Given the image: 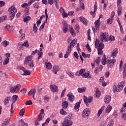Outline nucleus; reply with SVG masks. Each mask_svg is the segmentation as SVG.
I'll list each match as a JSON object with an SVG mask.
<instances>
[{"label":"nucleus","mask_w":126,"mask_h":126,"mask_svg":"<svg viewBox=\"0 0 126 126\" xmlns=\"http://www.w3.org/2000/svg\"><path fill=\"white\" fill-rule=\"evenodd\" d=\"M32 58H33V56L31 55L27 57L25 60L24 63L26 64L29 63V62H32V61H33L32 60Z\"/></svg>","instance_id":"nucleus-18"},{"label":"nucleus","mask_w":126,"mask_h":126,"mask_svg":"<svg viewBox=\"0 0 126 126\" xmlns=\"http://www.w3.org/2000/svg\"><path fill=\"white\" fill-rule=\"evenodd\" d=\"M63 126H72V121L69 119H65L62 123Z\"/></svg>","instance_id":"nucleus-8"},{"label":"nucleus","mask_w":126,"mask_h":126,"mask_svg":"<svg viewBox=\"0 0 126 126\" xmlns=\"http://www.w3.org/2000/svg\"><path fill=\"white\" fill-rule=\"evenodd\" d=\"M108 37V33L106 32L101 33L100 34V39L101 40V42H108V41H109Z\"/></svg>","instance_id":"nucleus-4"},{"label":"nucleus","mask_w":126,"mask_h":126,"mask_svg":"<svg viewBox=\"0 0 126 126\" xmlns=\"http://www.w3.org/2000/svg\"><path fill=\"white\" fill-rule=\"evenodd\" d=\"M19 123L20 126H28V124L27 123H24V121L22 119L19 121Z\"/></svg>","instance_id":"nucleus-31"},{"label":"nucleus","mask_w":126,"mask_h":126,"mask_svg":"<svg viewBox=\"0 0 126 126\" xmlns=\"http://www.w3.org/2000/svg\"><path fill=\"white\" fill-rule=\"evenodd\" d=\"M36 94V89H32L29 92L28 95L29 96H32V95H35Z\"/></svg>","instance_id":"nucleus-23"},{"label":"nucleus","mask_w":126,"mask_h":126,"mask_svg":"<svg viewBox=\"0 0 126 126\" xmlns=\"http://www.w3.org/2000/svg\"><path fill=\"white\" fill-rule=\"evenodd\" d=\"M97 10V4H96V3H95V4L94 5V12L92 11H91L90 13L91 14V15H94V16H95V12H96V11Z\"/></svg>","instance_id":"nucleus-26"},{"label":"nucleus","mask_w":126,"mask_h":126,"mask_svg":"<svg viewBox=\"0 0 126 126\" xmlns=\"http://www.w3.org/2000/svg\"><path fill=\"white\" fill-rule=\"evenodd\" d=\"M101 63L103 65H105L107 63V58L106 57V55H104L103 57L102 58Z\"/></svg>","instance_id":"nucleus-27"},{"label":"nucleus","mask_w":126,"mask_h":126,"mask_svg":"<svg viewBox=\"0 0 126 126\" xmlns=\"http://www.w3.org/2000/svg\"><path fill=\"white\" fill-rule=\"evenodd\" d=\"M24 114H25V109L24 108H22L20 111L19 115L21 117H23V116H24Z\"/></svg>","instance_id":"nucleus-43"},{"label":"nucleus","mask_w":126,"mask_h":126,"mask_svg":"<svg viewBox=\"0 0 126 126\" xmlns=\"http://www.w3.org/2000/svg\"><path fill=\"white\" fill-rule=\"evenodd\" d=\"M67 96L68 97V100L70 102H73V100H74V95L70 94H68Z\"/></svg>","instance_id":"nucleus-24"},{"label":"nucleus","mask_w":126,"mask_h":126,"mask_svg":"<svg viewBox=\"0 0 126 126\" xmlns=\"http://www.w3.org/2000/svg\"><path fill=\"white\" fill-rule=\"evenodd\" d=\"M69 26V28H70V34L72 35V36H75V33L74 32V30H73V29H72V27H71L70 26Z\"/></svg>","instance_id":"nucleus-44"},{"label":"nucleus","mask_w":126,"mask_h":126,"mask_svg":"<svg viewBox=\"0 0 126 126\" xmlns=\"http://www.w3.org/2000/svg\"><path fill=\"white\" fill-rule=\"evenodd\" d=\"M92 99H93V98L92 96H89L87 98V97L85 95L84 96V103L87 107L89 106V104H88V103H90L92 101Z\"/></svg>","instance_id":"nucleus-5"},{"label":"nucleus","mask_w":126,"mask_h":126,"mask_svg":"<svg viewBox=\"0 0 126 126\" xmlns=\"http://www.w3.org/2000/svg\"><path fill=\"white\" fill-rule=\"evenodd\" d=\"M26 64H28L29 66H30L31 68L34 67V63L33 62V61H30L28 63H26Z\"/></svg>","instance_id":"nucleus-33"},{"label":"nucleus","mask_w":126,"mask_h":126,"mask_svg":"<svg viewBox=\"0 0 126 126\" xmlns=\"http://www.w3.org/2000/svg\"><path fill=\"white\" fill-rule=\"evenodd\" d=\"M85 73V69H82L79 71H77L75 73V75L76 76H80V75H83L84 73Z\"/></svg>","instance_id":"nucleus-13"},{"label":"nucleus","mask_w":126,"mask_h":126,"mask_svg":"<svg viewBox=\"0 0 126 126\" xmlns=\"http://www.w3.org/2000/svg\"><path fill=\"white\" fill-rule=\"evenodd\" d=\"M99 126H107V122L106 121H103L99 124Z\"/></svg>","instance_id":"nucleus-61"},{"label":"nucleus","mask_w":126,"mask_h":126,"mask_svg":"<svg viewBox=\"0 0 126 126\" xmlns=\"http://www.w3.org/2000/svg\"><path fill=\"white\" fill-rule=\"evenodd\" d=\"M20 34H21V40L22 41V40H24L25 39V34L22 33V30H20L19 31Z\"/></svg>","instance_id":"nucleus-40"},{"label":"nucleus","mask_w":126,"mask_h":126,"mask_svg":"<svg viewBox=\"0 0 126 126\" xmlns=\"http://www.w3.org/2000/svg\"><path fill=\"white\" fill-rule=\"evenodd\" d=\"M62 107L63 109H66L68 107V103L67 101H64L62 103Z\"/></svg>","instance_id":"nucleus-32"},{"label":"nucleus","mask_w":126,"mask_h":126,"mask_svg":"<svg viewBox=\"0 0 126 126\" xmlns=\"http://www.w3.org/2000/svg\"><path fill=\"white\" fill-rule=\"evenodd\" d=\"M119 89H118L117 88V84L116 83H114L113 88V91L114 92V93H116V92H118V90Z\"/></svg>","instance_id":"nucleus-42"},{"label":"nucleus","mask_w":126,"mask_h":126,"mask_svg":"<svg viewBox=\"0 0 126 126\" xmlns=\"http://www.w3.org/2000/svg\"><path fill=\"white\" fill-rule=\"evenodd\" d=\"M89 72H88V73H85L83 74V77L85 78H91V75L89 74Z\"/></svg>","instance_id":"nucleus-34"},{"label":"nucleus","mask_w":126,"mask_h":126,"mask_svg":"<svg viewBox=\"0 0 126 126\" xmlns=\"http://www.w3.org/2000/svg\"><path fill=\"white\" fill-rule=\"evenodd\" d=\"M112 106L109 105L105 109L106 113H110L112 110Z\"/></svg>","instance_id":"nucleus-38"},{"label":"nucleus","mask_w":126,"mask_h":126,"mask_svg":"<svg viewBox=\"0 0 126 126\" xmlns=\"http://www.w3.org/2000/svg\"><path fill=\"white\" fill-rule=\"evenodd\" d=\"M6 16L0 17V23H1V22H3V21H4L5 20H6Z\"/></svg>","instance_id":"nucleus-49"},{"label":"nucleus","mask_w":126,"mask_h":126,"mask_svg":"<svg viewBox=\"0 0 126 126\" xmlns=\"http://www.w3.org/2000/svg\"><path fill=\"white\" fill-rule=\"evenodd\" d=\"M50 90L52 92L55 93V92H58L59 89L56 85H50Z\"/></svg>","instance_id":"nucleus-10"},{"label":"nucleus","mask_w":126,"mask_h":126,"mask_svg":"<svg viewBox=\"0 0 126 126\" xmlns=\"http://www.w3.org/2000/svg\"><path fill=\"white\" fill-rule=\"evenodd\" d=\"M45 16H46V20L45 21H44L43 23V24L41 26L39 30L41 29H44V27H45V24L47 23V21H48V17H49V16L48 15V13H47V9H45Z\"/></svg>","instance_id":"nucleus-11"},{"label":"nucleus","mask_w":126,"mask_h":126,"mask_svg":"<svg viewBox=\"0 0 126 126\" xmlns=\"http://www.w3.org/2000/svg\"><path fill=\"white\" fill-rule=\"evenodd\" d=\"M119 25L120 26V29L121 32L122 34H124V29H123V27L122 26V25L121 24V22H119Z\"/></svg>","instance_id":"nucleus-59"},{"label":"nucleus","mask_w":126,"mask_h":126,"mask_svg":"<svg viewBox=\"0 0 126 126\" xmlns=\"http://www.w3.org/2000/svg\"><path fill=\"white\" fill-rule=\"evenodd\" d=\"M86 88H78V92L79 93H82L83 92H85V90H86Z\"/></svg>","instance_id":"nucleus-39"},{"label":"nucleus","mask_w":126,"mask_h":126,"mask_svg":"<svg viewBox=\"0 0 126 126\" xmlns=\"http://www.w3.org/2000/svg\"><path fill=\"white\" fill-rule=\"evenodd\" d=\"M101 95V92L99 91L98 88H95V94H94V96H96L97 98H99Z\"/></svg>","instance_id":"nucleus-25"},{"label":"nucleus","mask_w":126,"mask_h":126,"mask_svg":"<svg viewBox=\"0 0 126 126\" xmlns=\"http://www.w3.org/2000/svg\"><path fill=\"white\" fill-rule=\"evenodd\" d=\"M102 69H103L102 65H100L98 67H95V69L94 70V74H98V72L101 71Z\"/></svg>","instance_id":"nucleus-14"},{"label":"nucleus","mask_w":126,"mask_h":126,"mask_svg":"<svg viewBox=\"0 0 126 126\" xmlns=\"http://www.w3.org/2000/svg\"><path fill=\"white\" fill-rule=\"evenodd\" d=\"M60 70V67L58 65H55L53 67V71L55 73V74H58V71Z\"/></svg>","instance_id":"nucleus-16"},{"label":"nucleus","mask_w":126,"mask_h":126,"mask_svg":"<svg viewBox=\"0 0 126 126\" xmlns=\"http://www.w3.org/2000/svg\"><path fill=\"white\" fill-rule=\"evenodd\" d=\"M18 98V95H14L13 97H12V102L13 104H14L16 101H17V99Z\"/></svg>","instance_id":"nucleus-29"},{"label":"nucleus","mask_w":126,"mask_h":126,"mask_svg":"<svg viewBox=\"0 0 126 126\" xmlns=\"http://www.w3.org/2000/svg\"><path fill=\"white\" fill-rule=\"evenodd\" d=\"M33 31L34 33H37V31H38V28L36 26V24L33 25Z\"/></svg>","instance_id":"nucleus-57"},{"label":"nucleus","mask_w":126,"mask_h":126,"mask_svg":"<svg viewBox=\"0 0 126 126\" xmlns=\"http://www.w3.org/2000/svg\"><path fill=\"white\" fill-rule=\"evenodd\" d=\"M8 11H9V16L11 17V20H12L14 17L15 16V13L17 12V9L14 5L11 6L9 9Z\"/></svg>","instance_id":"nucleus-2"},{"label":"nucleus","mask_w":126,"mask_h":126,"mask_svg":"<svg viewBox=\"0 0 126 126\" xmlns=\"http://www.w3.org/2000/svg\"><path fill=\"white\" fill-rule=\"evenodd\" d=\"M62 23L63 24V28H67V27H68V26H67V24L65 21H63Z\"/></svg>","instance_id":"nucleus-58"},{"label":"nucleus","mask_w":126,"mask_h":126,"mask_svg":"<svg viewBox=\"0 0 126 126\" xmlns=\"http://www.w3.org/2000/svg\"><path fill=\"white\" fill-rule=\"evenodd\" d=\"M114 126V122L113 121V120H111L108 123V125L107 126Z\"/></svg>","instance_id":"nucleus-60"},{"label":"nucleus","mask_w":126,"mask_h":126,"mask_svg":"<svg viewBox=\"0 0 126 126\" xmlns=\"http://www.w3.org/2000/svg\"><path fill=\"white\" fill-rule=\"evenodd\" d=\"M15 91H16V90L14 87H11L10 89V92H11L12 93H14Z\"/></svg>","instance_id":"nucleus-62"},{"label":"nucleus","mask_w":126,"mask_h":126,"mask_svg":"<svg viewBox=\"0 0 126 126\" xmlns=\"http://www.w3.org/2000/svg\"><path fill=\"white\" fill-rule=\"evenodd\" d=\"M95 47L97 48L98 54L100 55L103 54V49L104 48V44L103 43H100V41L96 39L95 41Z\"/></svg>","instance_id":"nucleus-1"},{"label":"nucleus","mask_w":126,"mask_h":126,"mask_svg":"<svg viewBox=\"0 0 126 126\" xmlns=\"http://www.w3.org/2000/svg\"><path fill=\"white\" fill-rule=\"evenodd\" d=\"M2 45L3 47H6L8 45H9V42L5 40L2 42Z\"/></svg>","instance_id":"nucleus-52"},{"label":"nucleus","mask_w":126,"mask_h":126,"mask_svg":"<svg viewBox=\"0 0 126 126\" xmlns=\"http://www.w3.org/2000/svg\"><path fill=\"white\" fill-rule=\"evenodd\" d=\"M108 41H115V37L113 36H110L109 37L108 36Z\"/></svg>","instance_id":"nucleus-63"},{"label":"nucleus","mask_w":126,"mask_h":126,"mask_svg":"<svg viewBox=\"0 0 126 126\" xmlns=\"http://www.w3.org/2000/svg\"><path fill=\"white\" fill-rule=\"evenodd\" d=\"M10 122V118L6 119L2 123L1 126H8V124H9Z\"/></svg>","instance_id":"nucleus-20"},{"label":"nucleus","mask_w":126,"mask_h":126,"mask_svg":"<svg viewBox=\"0 0 126 126\" xmlns=\"http://www.w3.org/2000/svg\"><path fill=\"white\" fill-rule=\"evenodd\" d=\"M46 68L47 69H51L52 68V64L50 63H47L46 64Z\"/></svg>","instance_id":"nucleus-48"},{"label":"nucleus","mask_w":126,"mask_h":126,"mask_svg":"<svg viewBox=\"0 0 126 126\" xmlns=\"http://www.w3.org/2000/svg\"><path fill=\"white\" fill-rule=\"evenodd\" d=\"M44 117H45V115H42L41 114H39L38 118V122H41L42 119H44Z\"/></svg>","instance_id":"nucleus-53"},{"label":"nucleus","mask_w":126,"mask_h":126,"mask_svg":"<svg viewBox=\"0 0 126 126\" xmlns=\"http://www.w3.org/2000/svg\"><path fill=\"white\" fill-rule=\"evenodd\" d=\"M60 113L61 115H66V114H67V113L65 111H64L63 109H61Z\"/></svg>","instance_id":"nucleus-50"},{"label":"nucleus","mask_w":126,"mask_h":126,"mask_svg":"<svg viewBox=\"0 0 126 126\" xmlns=\"http://www.w3.org/2000/svg\"><path fill=\"white\" fill-rule=\"evenodd\" d=\"M118 48H115L111 52V56L112 58H116V57H117V55H118Z\"/></svg>","instance_id":"nucleus-15"},{"label":"nucleus","mask_w":126,"mask_h":126,"mask_svg":"<svg viewBox=\"0 0 126 126\" xmlns=\"http://www.w3.org/2000/svg\"><path fill=\"white\" fill-rule=\"evenodd\" d=\"M66 73L68 74V75H69V77H71V78H73L74 77V75L72 72L67 71Z\"/></svg>","instance_id":"nucleus-45"},{"label":"nucleus","mask_w":126,"mask_h":126,"mask_svg":"<svg viewBox=\"0 0 126 126\" xmlns=\"http://www.w3.org/2000/svg\"><path fill=\"white\" fill-rule=\"evenodd\" d=\"M11 98V97H10V96L6 97L3 100L4 105H7V104H8V103H9V101H10Z\"/></svg>","instance_id":"nucleus-22"},{"label":"nucleus","mask_w":126,"mask_h":126,"mask_svg":"<svg viewBox=\"0 0 126 126\" xmlns=\"http://www.w3.org/2000/svg\"><path fill=\"white\" fill-rule=\"evenodd\" d=\"M8 63H9V58L6 57L4 61L3 64H7Z\"/></svg>","instance_id":"nucleus-55"},{"label":"nucleus","mask_w":126,"mask_h":126,"mask_svg":"<svg viewBox=\"0 0 126 126\" xmlns=\"http://www.w3.org/2000/svg\"><path fill=\"white\" fill-rule=\"evenodd\" d=\"M112 98L110 95H106L104 98V102L106 104H109L111 102Z\"/></svg>","instance_id":"nucleus-17"},{"label":"nucleus","mask_w":126,"mask_h":126,"mask_svg":"<svg viewBox=\"0 0 126 126\" xmlns=\"http://www.w3.org/2000/svg\"><path fill=\"white\" fill-rule=\"evenodd\" d=\"M116 63V59H112L108 60L107 62V67L109 68H112L114 66V64Z\"/></svg>","instance_id":"nucleus-6"},{"label":"nucleus","mask_w":126,"mask_h":126,"mask_svg":"<svg viewBox=\"0 0 126 126\" xmlns=\"http://www.w3.org/2000/svg\"><path fill=\"white\" fill-rule=\"evenodd\" d=\"M17 48L18 50H23L24 48H23V44H22V43L20 42L18 43Z\"/></svg>","instance_id":"nucleus-35"},{"label":"nucleus","mask_w":126,"mask_h":126,"mask_svg":"<svg viewBox=\"0 0 126 126\" xmlns=\"http://www.w3.org/2000/svg\"><path fill=\"white\" fill-rule=\"evenodd\" d=\"M77 41V39H74V40H72L69 46H68V47L70 48V49H71V48H73V47H74V45H75V43H76Z\"/></svg>","instance_id":"nucleus-21"},{"label":"nucleus","mask_w":126,"mask_h":126,"mask_svg":"<svg viewBox=\"0 0 126 126\" xmlns=\"http://www.w3.org/2000/svg\"><path fill=\"white\" fill-rule=\"evenodd\" d=\"M79 19L81 21V22H82V23H83L84 25H86V26H87L88 22V21H87V19H85L83 17H80L79 18Z\"/></svg>","instance_id":"nucleus-12"},{"label":"nucleus","mask_w":126,"mask_h":126,"mask_svg":"<svg viewBox=\"0 0 126 126\" xmlns=\"http://www.w3.org/2000/svg\"><path fill=\"white\" fill-rule=\"evenodd\" d=\"M122 118L123 119V120H124V121H126V113H124L122 115Z\"/></svg>","instance_id":"nucleus-64"},{"label":"nucleus","mask_w":126,"mask_h":126,"mask_svg":"<svg viewBox=\"0 0 126 126\" xmlns=\"http://www.w3.org/2000/svg\"><path fill=\"white\" fill-rule=\"evenodd\" d=\"M23 44V47H25V48H29V43L28 40L25 41Z\"/></svg>","instance_id":"nucleus-41"},{"label":"nucleus","mask_w":126,"mask_h":126,"mask_svg":"<svg viewBox=\"0 0 126 126\" xmlns=\"http://www.w3.org/2000/svg\"><path fill=\"white\" fill-rule=\"evenodd\" d=\"M89 115H90V109L89 108H86L83 110L82 116L83 118H86Z\"/></svg>","instance_id":"nucleus-9"},{"label":"nucleus","mask_w":126,"mask_h":126,"mask_svg":"<svg viewBox=\"0 0 126 126\" xmlns=\"http://www.w3.org/2000/svg\"><path fill=\"white\" fill-rule=\"evenodd\" d=\"M30 20H31V17L29 16H27L24 18V22H25L26 23H27V22Z\"/></svg>","instance_id":"nucleus-37"},{"label":"nucleus","mask_w":126,"mask_h":126,"mask_svg":"<svg viewBox=\"0 0 126 126\" xmlns=\"http://www.w3.org/2000/svg\"><path fill=\"white\" fill-rule=\"evenodd\" d=\"M113 20H114L113 19L109 18L107 20V24H108V25H110V24H112V23H113Z\"/></svg>","instance_id":"nucleus-46"},{"label":"nucleus","mask_w":126,"mask_h":126,"mask_svg":"<svg viewBox=\"0 0 126 126\" xmlns=\"http://www.w3.org/2000/svg\"><path fill=\"white\" fill-rule=\"evenodd\" d=\"M71 52V48H70L69 47H67V49L66 51V53L64 56V58L65 59H67V58H68V56H69V54H70Z\"/></svg>","instance_id":"nucleus-19"},{"label":"nucleus","mask_w":126,"mask_h":126,"mask_svg":"<svg viewBox=\"0 0 126 126\" xmlns=\"http://www.w3.org/2000/svg\"><path fill=\"white\" fill-rule=\"evenodd\" d=\"M126 85V82L122 81L119 83L118 85V91L117 92H121L123 89H124V87Z\"/></svg>","instance_id":"nucleus-7"},{"label":"nucleus","mask_w":126,"mask_h":126,"mask_svg":"<svg viewBox=\"0 0 126 126\" xmlns=\"http://www.w3.org/2000/svg\"><path fill=\"white\" fill-rule=\"evenodd\" d=\"M122 10H123V8H122V7H118V15H121V14H122Z\"/></svg>","instance_id":"nucleus-56"},{"label":"nucleus","mask_w":126,"mask_h":126,"mask_svg":"<svg viewBox=\"0 0 126 126\" xmlns=\"http://www.w3.org/2000/svg\"><path fill=\"white\" fill-rule=\"evenodd\" d=\"M103 17V15L102 14L100 15L99 19L96 20L95 23V26L92 27V30L94 32H97L98 30H99V27L100 26V19Z\"/></svg>","instance_id":"nucleus-3"},{"label":"nucleus","mask_w":126,"mask_h":126,"mask_svg":"<svg viewBox=\"0 0 126 126\" xmlns=\"http://www.w3.org/2000/svg\"><path fill=\"white\" fill-rule=\"evenodd\" d=\"M125 66L123 67V78H126V63L124 64Z\"/></svg>","instance_id":"nucleus-30"},{"label":"nucleus","mask_w":126,"mask_h":126,"mask_svg":"<svg viewBox=\"0 0 126 126\" xmlns=\"http://www.w3.org/2000/svg\"><path fill=\"white\" fill-rule=\"evenodd\" d=\"M79 107H80V103L79 102L76 103L74 106V109L78 110V109H79Z\"/></svg>","instance_id":"nucleus-51"},{"label":"nucleus","mask_w":126,"mask_h":126,"mask_svg":"<svg viewBox=\"0 0 126 126\" xmlns=\"http://www.w3.org/2000/svg\"><path fill=\"white\" fill-rule=\"evenodd\" d=\"M105 109V106H103L101 109L98 111L97 113V116L99 117V116L102 114L103 111H104V109Z\"/></svg>","instance_id":"nucleus-36"},{"label":"nucleus","mask_w":126,"mask_h":126,"mask_svg":"<svg viewBox=\"0 0 126 126\" xmlns=\"http://www.w3.org/2000/svg\"><path fill=\"white\" fill-rule=\"evenodd\" d=\"M82 55L83 58H90V54H85V53L82 52Z\"/></svg>","instance_id":"nucleus-54"},{"label":"nucleus","mask_w":126,"mask_h":126,"mask_svg":"<svg viewBox=\"0 0 126 126\" xmlns=\"http://www.w3.org/2000/svg\"><path fill=\"white\" fill-rule=\"evenodd\" d=\"M23 71L24 72L22 75H30L31 74V73L30 72V71L26 70V69L25 68Z\"/></svg>","instance_id":"nucleus-28"},{"label":"nucleus","mask_w":126,"mask_h":126,"mask_svg":"<svg viewBox=\"0 0 126 126\" xmlns=\"http://www.w3.org/2000/svg\"><path fill=\"white\" fill-rule=\"evenodd\" d=\"M38 60H40V59H42L43 57V52L42 51H38Z\"/></svg>","instance_id":"nucleus-47"}]
</instances>
